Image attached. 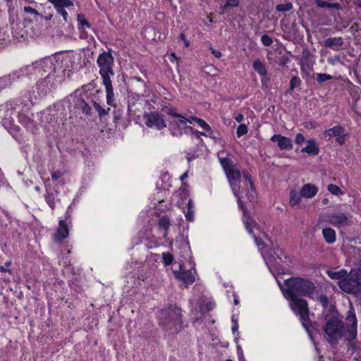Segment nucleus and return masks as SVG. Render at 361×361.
I'll return each instance as SVG.
<instances>
[{
	"label": "nucleus",
	"mask_w": 361,
	"mask_h": 361,
	"mask_svg": "<svg viewBox=\"0 0 361 361\" xmlns=\"http://www.w3.org/2000/svg\"><path fill=\"white\" fill-rule=\"evenodd\" d=\"M301 193L299 194L295 190H291L290 192L289 204L290 206L294 207L300 204L301 201Z\"/></svg>",
	"instance_id": "nucleus-26"
},
{
	"label": "nucleus",
	"mask_w": 361,
	"mask_h": 361,
	"mask_svg": "<svg viewBox=\"0 0 361 361\" xmlns=\"http://www.w3.org/2000/svg\"><path fill=\"white\" fill-rule=\"evenodd\" d=\"M166 112L171 116L169 123V129L171 135L175 137L181 135L183 134V128H190L192 130L191 127L186 126L187 123H192L191 120L178 114L175 109H167Z\"/></svg>",
	"instance_id": "nucleus-7"
},
{
	"label": "nucleus",
	"mask_w": 361,
	"mask_h": 361,
	"mask_svg": "<svg viewBox=\"0 0 361 361\" xmlns=\"http://www.w3.org/2000/svg\"><path fill=\"white\" fill-rule=\"evenodd\" d=\"M93 106L95 110L97 111L99 116L100 118L107 115L109 111H110V108H107V109H104L100 106V104L96 102H93Z\"/></svg>",
	"instance_id": "nucleus-29"
},
{
	"label": "nucleus",
	"mask_w": 361,
	"mask_h": 361,
	"mask_svg": "<svg viewBox=\"0 0 361 361\" xmlns=\"http://www.w3.org/2000/svg\"><path fill=\"white\" fill-rule=\"evenodd\" d=\"M39 66L45 73L49 71H51L50 73L54 72V68L63 66L62 65H60L59 63H57V65L56 66L51 62V60L50 59H45L43 61H40Z\"/></svg>",
	"instance_id": "nucleus-20"
},
{
	"label": "nucleus",
	"mask_w": 361,
	"mask_h": 361,
	"mask_svg": "<svg viewBox=\"0 0 361 361\" xmlns=\"http://www.w3.org/2000/svg\"><path fill=\"white\" fill-rule=\"evenodd\" d=\"M305 128L310 127L312 128H314L316 127V125H315V123H314V122H306L305 123Z\"/></svg>",
	"instance_id": "nucleus-54"
},
{
	"label": "nucleus",
	"mask_w": 361,
	"mask_h": 361,
	"mask_svg": "<svg viewBox=\"0 0 361 361\" xmlns=\"http://www.w3.org/2000/svg\"><path fill=\"white\" fill-rule=\"evenodd\" d=\"M58 11L59 13H60L62 15V16H63V18L64 20H65V21H67V16H68V13H67V12L64 10V8H62V11Z\"/></svg>",
	"instance_id": "nucleus-51"
},
{
	"label": "nucleus",
	"mask_w": 361,
	"mask_h": 361,
	"mask_svg": "<svg viewBox=\"0 0 361 361\" xmlns=\"http://www.w3.org/2000/svg\"><path fill=\"white\" fill-rule=\"evenodd\" d=\"M49 1L54 6L57 11H62V8L73 5L71 0H49Z\"/></svg>",
	"instance_id": "nucleus-24"
},
{
	"label": "nucleus",
	"mask_w": 361,
	"mask_h": 361,
	"mask_svg": "<svg viewBox=\"0 0 361 361\" xmlns=\"http://www.w3.org/2000/svg\"><path fill=\"white\" fill-rule=\"evenodd\" d=\"M255 240H256V243H257V245H259L263 243L262 240L260 239L258 240L257 238H256Z\"/></svg>",
	"instance_id": "nucleus-63"
},
{
	"label": "nucleus",
	"mask_w": 361,
	"mask_h": 361,
	"mask_svg": "<svg viewBox=\"0 0 361 361\" xmlns=\"http://www.w3.org/2000/svg\"><path fill=\"white\" fill-rule=\"evenodd\" d=\"M310 55V51L307 50H304L302 51V56L303 57H307Z\"/></svg>",
	"instance_id": "nucleus-58"
},
{
	"label": "nucleus",
	"mask_w": 361,
	"mask_h": 361,
	"mask_svg": "<svg viewBox=\"0 0 361 361\" xmlns=\"http://www.w3.org/2000/svg\"><path fill=\"white\" fill-rule=\"evenodd\" d=\"M78 20L82 26H85L87 27H90V24L88 23V21L85 19L84 15L82 14H78Z\"/></svg>",
	"instance_id": "nucleus-39"
},
{
	"label": "nucleus",
	"mask_w": 361,
	"mask_h": 361,
	"mask_svg": "<svg viewBox=\"0 0 361 361\" xmlns=\"http://www.w3.org/2000/svg\"><path fill=\"white\" fill-rule=\"evenodd\" d=\"M180 39L184 42V44L185 47L189 46V42L187 40L185 35L184 33L182 32L180 34Z\"/></svg>",
	"instance_id": "nucleus-50"
},
{
	"label": "nucleus",
	"mask_w": 361,
	"mask_h": 361,
	"mask_svg": "<svg viewBox=\"0 0 361 361\" xmlns=\"http://www.w3.org/2000/svg\"><path fill=\"white\" fill-rule=\"evenodd\" d=\"M351 216L346 213H336L328 215L329 223L335 226L341 227L348 225Z\"/></svg>",
	"instance_id": "nucleus-11"
},
{
	"label": "nucleus",
	"mask_w": 361,
	"mask_h": 361,
	"mask_svg": "<svg viewBox=\"0 0 361 361\" xmlns=\"http://www.w3.org/2000/svg\"><path fill=\"white\" fill-rule=\"evenodd\" d=\"M226 174L235 196L238 197V194L240 193L239 181L241 177L240 171L233 169L227 171Z\"/></svg>",
	"instance_id": "nucleus-10"
},
{
	"label": "nucleus",
	"mask_w": 361,
	"mask_h": 361,
	"mask_svg": "<svg viewBox=\"0 0 361 361\" xmlns=\"http://www.w3.org/2000/svg\"><path fill=\"white\" fill-rule=\"evenodd\" d=\"M328 190L331 193L336 195L343 194V191L341 190V188L338 186L334 185V184H329L328 185Z\"/></svg>",
	"instance_id": "nucleus-35"
},
{
	"label": "nucleus",
	"mask_w": 361,
	"mask_h": 361,
	"mask_svg": "<svg viewBox=\"0 0 361 361\" xmlns=\"http://www.w3.org/2000/svg\"><path fill=\"white\" fill-rule=\"evenodd\" d=\"M348 320L351 322L350 329L349 331L348 341H353L357 335V319L355 314L348 317Z\"/></svg>",
	"instance_id": "nucleus-22"
},
{
	"label": "nucleus",
	"mask_w": 361,
	"mask_h": 361,
	"mask_svg": "<svg viewBox=\"0 0 361 361\" xmlns=\"http://www.w3.org/2000/svg\"><path fill=\"white\" fill-rule=\"evenodd\" d=\"M210 50L212 53V54L216 57V58H220L221 56V53L220 51H218V50H215L214 49H213L212 47L210 48Z\"/></svg>",
	"instance_id": "nucleus-49"
},
{
	"label": "nucleus",
	"mask_w": 361,
	"mask_h": 361,
	"mask_svg": "<svg viewBox=\"0 0 361 361\" xmlns=\"http://www.w3.org/2000/svg\"><path fill=\"white\" fill-rule=\"evenodd\" d=\"M97 63L99 67V73L102 78L103 83L106 88V103L110 106H113L114 94L110 78L114 75L113 71L114 60L111 54V51H104L100 54L97 58Z\"/></svg>",
	"instance_id": "nucleus-2"
},
{
	"label": "nucleus",
	"mask_w": 361,
	"mask_h": 361,
	"mask_svg": "<svg viewBox=\"0 0 361 361\" xmlns=\"http://www.w3.org/2000/svg\"><path fill=\"white\" fill-rule=\"evenodd\" d=\"M284 297L306 296L313 298L317 292L314 283L302 277H291L284 281L285 287L278 281Z\"/></svg>",
	"instance_id": "nucleus-1"
},
{
	"label": "nucleus",
	"mask_w": 361,
	"mask_h": 361,
	"mask_svg": "<svg viewBox=\"0 0 361 361\" xmlns=\"http://www.w3.org/2000/svg\"><path fill=\"white\" fill-rule=\"evenodd\" d=\"M160 229H164V232L163 236L166 238L168 235L169 228L171 226V221L168 216H164L161 217L158 223Z\"/></svg>",
	"instance_id": "nucleus-25"
},
{
	"label": "nucleus",
	"mask_w": 361,
	"mask_h": 361,
	"mask_svg": "<svg viewBox=\"0 0 361 361\" xmlns=\"http://www.w3.org/2000/svg\"><path fill=\"white\" fill-rule=\"evenodd\" d=\"M66 69L63 67H56L54 72L49 73L47 77L37 83V89L42 94L50 92L55 86L66 79Z\"/></svg>",
	"instance_id": "nucleus-6"
},
{
	"label": "nucleus",
	"mask_w": 361,
	"mask_h": 361,
	"mask_svg": "<svg viewBox=\"0 0 361 361\" xmlns=\"http://www.w3.org/2000/svg\"><path fill=\"white\" fill-rule=\"evenodd\" d=\"M145 123L149 128H155L157 130H162L166 127V123L162 115L158 112L153 111L145 113L143 115Z\"/></svg>",
	"instance_id": "nucleus-9"
},
{
	"label": "nucleus",
	"mask_w": 361,
	"mask_h": 361,
	"mask_svg": "<svg viewBox=\"0 0 361 361\" xmlns=\"http://www.w3.org/2000/svg\"><path fill=\"white\" fill-rule=\"evenodd\" d=\"M322 235L325 241L329 244H332L336 241V232L331 228H323Z\"/></svg>",
	"instance_id": "nucleus-21"
},
{
	"label": "nucleus",
	"mask_w": 361,
	"mask_h": 361,
	"mask_svg": "<svg viewBox=\"0 0 361 361\" xmlns=\"http://www.w3.org/2000/svg\"><path fill=\"white\" fill-rule=\"evenodd\" d=\"M46 202L52 209H54L55 201H54V197L53 195L49 194L48 195H47L46 196Z\"/></svg>",
	"instance_id": "nucleus-41"
},
{
	"label": "nucleus",
	"mask_w": 361,
	"mask_h": 361,
	"mask_svg": "<svg viewBox=\"0 0 361 361\" xmlns=\"http://www.w3.org/2000/svg\"><path fill=\"white\" fill-rule=\"evenodd\" d=\"M301 84V80L298 76H294L291 78L290 82V89L289 91L293 90L295 87H298Z\"/></svg>",
	"instance_id": "nucleus-33"
},
{
	"label": "nucleus",
	"mask_w": 361,
	"mask_h": 361,
	"mask_svg": "<svg viewBox=\"0 0 361 361\" xmlns=\"http://www.w3.org/2000/svg\"><path fill=\"white\" fill-rule=\"evenodd\" d=\"M289 301L291 310L299 315L303 327L306 329L310 337L312 338V331H318L317 324H313L310 320V310L306 300L300 296L285 297Z\"/></svg>",
	"instance_id": "nucleus-4"
},
{
	"label": "nucleus",
	"mask_w": 361,
	"mask_h": 361,
	"mask_svg": "<svg viewBox=\"0 0 361 361\" xmlns=\"http://www.w3.org/2000/svg\"><path fill=\"white\" fill-rule=\"evenodd\" d=\"M220 162L226 173L233 169L231 159L228 158L221 159Z\"/></svg>",
	"instance_id": "nucleus-31"
},
{
	"label": "nucleus",
	"mask_w": 361,
	"mask_h": 361,
	"mask_svg": "<svg viewBox=\"0 0 361 361\" xmlns=\"http://www.w3.org/2000/svg\"><path fill=\"white\" fill-rule=\"evenodd\" d=\"M23 10L26 13H29L34 14V15H36V16H39L40 15L39 13V12L36 9H35V8L30 7V6H25Z\"/></svg>",
	"instance_id": "nucleus-43"
},
{
	"label": "nucleus",
	"mask_w": 361,
	"mask_h": 361,
	"mask_svg": "<svg viewBox=\"0 0 361 361\" xmlns=\"http://www.w3.org/2000/svg\"><path fill=\"white\" fill-rule=\"evenodd\" d=\"M357 267L353 269L357 272V275L361 278V255L357 257L356 262Z\"/></svg>",
	"instance_id": "nucleus-42"
},
{
	"label": "nucleus",
	"mask_w": 361,
	"mask_h": 361,
	"mask_svg": "<svg viewBox=\"0 0 361 361\" xmlns=\"http://www.w3.org/2000/svg\"><path fill=\"white\" fill-rule=\"evenodd\" d=\"M343 44L342 37L327 38L324 41V46L334 50H338V48Z\"/></svg>",
	"instance_id": "nucleus-17"
},
{
	"label": "nucleus",
	"mask_w": 361,
	"mask_h": 361,
	"mask_svg": "<svg viewBox=\"0 0 361 361\" xmlns=\"http://www.w3.org/2000/svg\"><path fill=\"white\" fill-rule=\"evenodd\" d=\"M186 219L188 221L192 220V214L190 212V210L188 211L187 214H185Z\"/></svg>",
	"instance_id": "nucleus-56"
},
{
	"label": "nucleus",
	"mask_w": 361,
	"mask_h": 361,
	"mask_svg": "<svg viewBox=\"0 0 361 361\" xmlns=\"http://www.w3.org/2000/svg\"><path fill=\"white\" fill-rule=\"evenodd\" d=\"M272 142H276L278 146L281 150L291 149L293 147L292 140L289 137L282 136L281 135H274L271 137Z\"/></svg>",
	"instance_id": "nucleus-15"
},
{
	"label": "nucleus",
	"mask_w": 361,
	"mask_h": 361,
	"mask_svg": "<svg viewBox=\"0 0 361 361\" xmlns=\"http://www.w3.org/2000/svg\"><path fill=\"white\" fill-rule=\"evenodd\" d=\"M245 226H246V228H247V230L249 231L250 233L252 232V229L250 228V226H249V224L247 222L245 223Z\"/></svg>",
	"instance_id": "nucleus-61"
},
{
	"label": "nucleus",
	"mask_w": 361,
	"mask_h": 361,
	"mask_svg": "<svg viewBox=\"0 0 361 361\" xmlns=\"http://www.w3.org/2000/svg\"><path fill=\"white\" fill-rule=\"evenodd\" d=\"M326 273L331 279L341 281L343 280L345 276H347L348 271L343 269L339 271L329 270Z\"/></svg>",
	"instance_id": "nucleus-23"
},
{
	"label": "nucleus",
	"mask_w": 361,
	"mask_h": 361,
	"mask_svg": "<svg viewBox=\"0 0 361 361\" xmlns=\"http://www.w3.org/2000/svg\"><path fill=\"white\" fill-rule=\"evenodd\" d=\"M69 234V230L66 222L64 220H60L59 227L54 235L56 241L61 243L63 240L66 238Z\"/></svg>",
	"instance_id": "nucleus-14"
},
{
	"label": "nucleus",
	"mask_w": 361,
	"mask_h": 361,
	"mask_svg": "<svg viewBox=\"0 0 361 361\" xmlns=\"http://www.w3.org/2000/svg\"><path fill=\"white\" fill-rule=\"evenodd\" d=\"M245 226H246V228H247V230L249 231L250 233L252 232V229L250 228V226H249V224L247 222L245 223Z\"/></svg>",
	"instance_id": "nucleus-62"
},
{
	"label": "nucleus",
	"mask_w": 361,
	"mask_h": 361,
	"mask_svg": "<svg viewBox=\"0 0 361 361\" xmlns=\"http://www.w3.org/2000/svg\"><path fill=\"white\" fill-rule=\"evenodd\" d=\"M293 8L292 3L289 2L287 4H278L276 6V10L279 12H286L289 11Z\"/></svg>",
	"instance_id": "nucleus-32"
},
{
	"label": "nucleus",
	"mask_w": 361,
	"mask_h": 361,
	"mask_svg": "<svg viewBox=\"0 0 361 361\" xmlns=\"http://www.w3.org/2000/svg\"><path fill=\"white\" fill-rule=\"evenodd\" d=\"M236 197L238 198V204L240 209L243 211L244 215H246L247 211L243 205V202L241 200L240 197L239 196V193L238 194V197Z\"/></svg>",
	"instance_id": "nucleus-44"
},
{
	"label": "nucleus",
	"mask_w": 361,
	"mask_h": 361,
	"mask_svg": "<svg viewBox=\"0 0 361 361\" xmlns=\"http://www.w3.org/2000/svg\"><path fill=\"white\" fill-rule=\"evenodd\" d=\"M245 226H246V228H247V230L249 231L250 233L252 232V229L250 228V226H249V224L247 222L245 223Z\"/></svg>",
	"instance_id": "nucleus-60"
},
{
	"label": "nucleus",
	"mask_w": 361,
	"mask_h": 361,
	"mask_svg": "<svg viewBox=\"0 0 361 361\" xmlns=\"http://www.w3.org/2000/svg\"><path fill=\"white\" fill-rule=\"evenodd\" d=\"M11 264V261H8L5 263V265L6 267H10Z\"/></svg>",
	"instance_id": "nucleus-64"
},
{
	"label": "nucleus",
	"mask_w": 361,
	"mask_h": 361,
	"mask_svg": "<svg viewBox=\"0 0 361 361\" xmlns=\"http://www.w3.org/2000/svg\"><path fill=\"white\" fill-rule=\"evenodd\" d=\"M173 273L177 279L181 280L186 285L192 284L195 280V269H191L184 271H174Z\"/></svg>",
	"instance_id": "nucleus-13"
},
{
	"label": "nucleus",
	"mask_w": 361,
	"mask_h": 361,
	"mask_svg": "<svg viewBox=\"0 0 361 361\" xmlns=\"http://www.w3.org/2000/svg\"><path fill=\"white\" fill-rule=\"evenodd\" d=\"M317 300L322 304L323 308L326 310L329 305V298L326 295H320Z\"/></svg>",
	"instance_id": "nucleus-37"
},
{
	"label": "nucleus",
	"mask_w": 361,
	"mask_h": 361,
	"mask_svg": "<svg viewBox=\"0 0 361 361\" xmlns=\"http://www.w3.org/2000/svg\"><path fill=\"white\" fill-rule=\"evenodd\" d=\"M273 255H276L279 259H281V256L283 255V252L280 248L277 247L273 249Z\"/></svg>",
	"instance_id": "nucleus-46"
},
{
	"label": "nucleus",
	"mask_w": 361,
	"mask_h": 361,
	"mask_svg": "<svg viewBox=\"0 0 361 361\" xmlns=\"http://www.w3.org/2000/svg\"><path fill=\"white\" fill-rule=\"evenodd\" d=\"M194 121L197 122L204 130H211L210 126L204 120L199 118H195Z\"/></svg>",
	"instance_id": "nucleus-38"
},
{
	"label": "nucleus",
	"mask_w": 361,
	"mask_h": 361,
	"mask_svg": "<svg viewBox=\"0 0 361 361\" xmlns=\"http://www.w3.org/2000/svg\"><path fill=\"white\" fill-rule=\"evenodd\" d=\"M261 41L262 44L267 47L270 46L273 42L272 39L267 35H262L261 37Z\"/></svg>",
	"instance_id": "nucleus-40"
},
{
	"label": "nucleus",
	"mask_w": 361,
	"mask_h": 361,
	"mask_svg": "<svg viewBox=\"0 0 361 361\" xmlns=\"http://www.w3.org/2000/svg\"><path fill=\"white\" fill-rule=\"evenodd\" d=\"M181 310L176 305H170L161 311L159 314L160 324L171 334L179 332L183 328Z\"/></svg>",
	"instance_id": "nucleus-5"
},
{
	"label": "nucleus",
	"mask_w": 361,
	"mask_h": 361,
	"mask_svg": "<svg viewBox=\"0 0 361 361\" xmlns=\"http://www.w3.org/2000/svg\"><path fill=\"white\" fill-rule=\"evenodd\" d=\"M317 188L310 183L305 184L301 189V195L306 198L313 197L317 192Z\"/></svg>",
	"instance_id": "nucleus-16"
},
{
	"label": "nucleus",
	"mask_w": 361,
	"mask_h": 361,
	"mask_svg": "<svg viewBox=\"0 0 361 361\" xmlns=\"http://www.w3.org/2000/svg\"><path fill=\"white\" fill-rule=\"evenodd\" d=\"M188 177V172H185L180 177V179L183 180V179Z\"/></svg>",
	"instance_id": "nucleus-59"
},
{
	"label": "nucleus",
	"mask_w": 361,
	"mask_h": 361,
	"mask_svg": "<svg viewBox=\"0 0 361 361\" xmlns=\"http://www.w3.org/2000/svg\"><path fill=\"white\" fill-rule=\"evenodd\" d=\"M253 68L260 75H267V69L264 65L259 61L255 60L253 63Z\"/></svg>",
	"instance_id": "nucleus-27"
},
{
	"label": "nucleus",
	"mask_w": 361,
	"mask_h": 361,
	"mask_svg": "<svg viewBox=\"0 0 361 361\" xmlns=\"http://www.w3.org/2000/svg\"><path fill=\"white\" fill-rule=\"evenodd\" d=\"M62 175L63 173L61 171H56L51 173V178L53 180H56L58 178L62 176Z\"/></svg>",
	"instance_id": "nucleus-48"
},
{
	"label": "nucleus",
	"mask_w": 361,
	"mask_h": 361,
	"mask_svg": "<svg viewBox=\"0 0 361 361\" xmlns=\"http://www.w3.org/2000/svg\"><path fill=\"white\" fill-rule=\"evenodd\" d=\"M75 107L81 110L85 115H91V107L82 98L77 99Z\"/></svg>",
	"instance_id": "nucleus-19"
},
{
	"label": "nucleus",
	"mask_w": 361,
	"mask_h": 361,
	"mask_svg": "<svg viewBox=\"0 0 361 361\" xmlns=\"http://www.w3.org/2000/svg\"><path fill=\"white\" fill-rule=\"evenodd\" d=\"M338 287L345 293L357 295L361 293V278L353 269L347 273V276L338 281Z\"/></svg>",
	"instance_id": "nucleus-8"
},
{
	"label": "nucleus",
	"mask_w": 361,
	"mask_h": 361,
	"mask_svg": "<svg viewBox=\"0 0 361 361\" xmlns=\"http://www.w3.org/2000/svg\"><path fill=\"white\" fill-rule=\"evenodd\" d=\"M315 3L319 8H338L339 7L338 4H331L322 0H315Z\"/></svg>",
	"instance_id": "nucleus-28"
},
{
	"label": "nucleus",
	"mask_w": 361,
	"mask_h": 361,
	"mask_svg": "<svg viewBox=\"0 0 361 361\" xmlns=\"http://www.w3.org/2000/svg\"><path fill=\"white\" fill-rule=\"evenodd\" d=\"M0 271L1 273L8 272L9 274H12V271L11 269H8L5 268L4 266H0Z\"/></svg>",
	"instance_id": "nucleus-52"
},
{
	"label": "nucleus",
	"mask_w": 361,
	"mask_h": 361,
	"mask_svg": "<svg viewBox=\"0 0 361 361\" xmlns=\"http://www.w3.org/2000/svg\"><path fill=\"white\" fill-rule=\"evenodd\" d=\"M247 133V127L245 124H240L238 126L236 131L238 137L245 135Z\"/></svg>",
	"instance_id": "nucleus-36"
},
{
	"label": "nucleus",
	"mask_w": 361,
	"mask_h": 361,
	"mask_svg": "<svg viewBox=\"0 0 361 361\" xmlns=\"http://www.w3.org/2000/svg\"><path fill=\"white\" fill-rule=\"evenodd\" d=\"M333 78L331 75L326 73H317L316 80L319 84H323L327 80H330Z\"/></svg>",
	"instance_id": "nucleus-30"
},
{
	"label": "nucleus",
	"mask_w": 361,
	"mask_h": 361,
	"mask_svg": "<svg viewBox=\"0 0 361 361\" xmlns=\"http://www.w3.org/2000/svg\"><path fill=\"white\" fill-rule=\"evenodd\" d=\"M232 321L234 322V325L232 327V331L234 333L235 331H236L238 330V324H237L236 321L233 320V318L232 319Z\"/></svg>",
	"instance_id": "nucleus-57"
},
{
	"label": "nucleus",
	"mask_w": 361,
	"mask_h": 361,
	"mask_svg": "<svg viewBox=\"0 0 361 361\" xmlns=\"http://www.w3.org/2000/svg\"><path fill=\"white\" fill-rule=\"evenodd\" d=\"M325 137H336V140L340 144L345 142V129L341 126H336L334 128L326 130L323 133Z\"/></svg>",
	"instance_id": "nucleus-12"
},
{
	"label": "nucleus",
	"mask_w": 361,
	"mask_h": 361,
	"mask_svg": "<svg viewBox=\"0 0 361 361\" xmlns=\"http://www.w3.org/2000/svg\"><path fill=\"white\" fill-rule=\"evenodd\" d=\"M227 4L226 6H232V7H236L239 4V0H226Z\"/></svg>",
	"instance_id": "nucleus-47"
},
{
	"label": "nucleus",
	"mask_w": 361,
	"mask_h": 361,
	"mask_svg": "<svg viewBox=\"0 0 361 361\" xmlns=\"http://www.w3.org/2000/svg\"><path fill=\"white\" fill-rule=\"evenodd\" d=\"M305 140L304 135L301 133H298L295 136V142L297 144H302Z\"/></svg>",
	"instance_id": "nucleus-45"
},
{
	"label": "nucleus",
	"mask_w": 361,
	"mask_h": 361,
	"mask_svg": "<svg viewBox=\"0 0 361 361\" xmlns=\"http://www.w3.org/2000/svg\"><path fill=\"white\" fill-rule=\"evenodd\" d=\"M244 177L246 180L250 182L251 188H253V183L251 180V177L247 173H244Z\"/></svg>",
	"instance_id": "nucleus-53"
},
{
	"label": "nucleus",
	"mask_w": 361,
	"mask_h": 361,
	"mask_svg": "<svg viewBox=\"0 0 361 361\" xmlns=\"http://www.w3.org/2000/svg\"><path fill=\"white\" fill-rule=\"evenodd\" d=\"M235 119L237 122L240 123L243 119V115L242 114H238L235 117Z\"/></svg>",
	"instance_id": "nucleus-55"
},
{
	"label": "nucleus",
	"mask_w": 361,
	"mask_h": 361,
	"mask_svg": "<svg viewBox=\"0 0 361 361\" xmlns=\"http://www.w3.org/2000/svg\"><path fill=\"white\" fill-rule=\"evenodd\" d=\"M163 262L166 266H169L172 264L173 260V255L169 252H164L162 254Z\"/></svg>",
	"instance_id": "nucleus-34"
},
{
	"label": "nucleus",
	"mask_w": 361,
	"mask_h": 361,
	"mask_svg": "<svg viewBox=\"0 0 361 361\" xmlns=\"http://www.w3.org/2000/svg\"><path fill=\"white\" fill-rule=\"evenodd\" d=\"M325 324L322 327L325 340L331 347L337 345L338 341L343 336L345 326L343 321L338 317V312L326 314L324 317Z\"/></svg>",
	"instance_id": "nucleus-3"
},
{
	"label": "nucleus",
	"mask_w": 361,
	"mask_h": 361,
	"mask_svg": "<svg viewBox=\"0 0 361 361\" xmlns=\"http://www.w3.org/2000/svg\"><path fill=\"white\" fill-rule=\"evenodd\" d=\"M307 146L302 149V152H306L310 155H317L319 154V149L313 139H310L307 142Z\"/></svg>",
	"instance_id": "nucleus-18"
}]
</instances>
